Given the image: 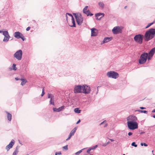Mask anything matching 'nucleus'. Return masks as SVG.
Segmentation results:
<instances>
[{"label":"nucleus","instance_id":"nucleus-1","mask_svg":"<svg viewBox=\"0 0 155 155\" xmlns=\"http://www.w3.org/2000/svg\"><path fill=\"white\" fill-rule=\"evenodd\" d=\"M155 36V29L151 28L147 31L144 36V39L147 42L153 39Z\"/></svg>","mask_w":155,"mask_h":155},{"label":"nucleus","instance_id":"nucleus-2","mask_svg":"<svg viewBox=\"0 0 155 155\" xmlns=\"http://www.w3.org/2000/svg\"><path fill=\"white\" fill-rule=\"evenodd\" d=\"M127 126L130 130H134L138 128V124L136 121H127Z\"/></svg>","mask_w":155,"mask_h":155},{"label":"nucleus","instance_id":"nucleus-3","mask_svg":"<svg viewBox=\"0 0 155 155\" xmlns=\"http://www.w3.org/2000/svg\"><path fill=\"white\" fill-rule=\"evenodd\" d=\"M148 53L145 52L142 54L140 56L139 60V63L140 64H144L146 61Z\"/></svg>","mask_w":155,"mask_h":155},{"label":"nucleus","instance_id":"nucleus-4","mask_svg":"<svg viewBox=\"0 0 155 155\" xmlns=\"http://www.w3.org/2000/svg\"><path fill=\"white\" fill-rule=\"evenodd\" d=\"M143 38H144V36L143 35L139 34L135 36L134 39L137 43L141 44L143 43Z\"/></svg>","mask_w":155,"mask_h":155},{"label":"nucleus","instance_id":"nucleus-5","mask_svg":"<svg viewBox=\"0 0 155 155\" xmlns=\"http://www.w3.org/2000/svg\"><path fill=\"white\" fill-rule=\"evenodd\" d=\"M107 75L109 78L114 79H116L119 76V74L117 73L112 71L107 72Z\"/></svg>","mask_w":155,"mask_h":155},{"label":"nucleus","instance_id":"nucleus-6","mask_svg":"<svg viewBox=\"0 0 155 155\" xmlns=\"http://www.w3.org/2000/svg\"><path fill=\"white\" fill-rule=\"evenodd\" d=\"M22 55V51L21 50L17 51L14 54V56L18 60H21Z\"/></svg>","mask_w":155,"mask_h":155},{"label":"nucleus","instance_id":"nucleus-7","mask_svg":"<svg viewBox=\"0 0 155 155\" xmlns=\"http://www.w3.org/2000/svg\"><path fill=\"white\" fill-rule=\"evenodd\" d=\"M122 27L116 26L113 29L112 31L114 34H117L122 33Z\"/></svg>","mask_w":155,"mask_h":155},{"label":"nucleus","instance_id":"nucleus-8","mask_svg":"<svg viewBox=\"0 0 155 155\" xmlns=\"http://www.w3.org/2000/svg\"><path fill=\"white\" fill-rule=\"evenodd\" d=\"M91 88L90 86L88 85H83V89L82 92L85 94H88L90 93Z\"/></svg>","mask_w":155,"mask_h":155},{"label":"nucleus","instance_id":"nucleus-9","mask_svg":"<svg viewBox=\"0 0 155 155\" xmlns=\"http://www.w3.org/2000/svg\"><path fill=\"white\" fill-rule=\"evenodd\" d=\"M75 19L78 24L79 25H81L83 21V18L81 14H78V16Z\"/></svg>","mask_w":155,"mask_h":155},{"label":"nucleus","instance_id":"nucleus-10","mask_svg":"<svg viewBox=\"0 0 155 155\" xmlns=\"http://www.w3.org/2000/svg\"><path fill=\"white\" fill-rule=\"evenodd\" d=\"M83 86L80 85L76 86L75 87L74 90V92L75 93H81L82 92Z\"/></svg>","mask_w":155,"mask_h":155},{"label":"nucleus","instance_id":"nucleus-11","mask_svg":"<svg viewBox=\"0 0 155 155\" xmlns=\"http://www.w3.org/2000/svg\"><path fill=\"white\" fill-rule=\"evenodd\" d=\"M3 35L5 36L3 39V41L7 42L9 41L10 38V35L7 31H5L3 32Z\"/></svg>","mask_w":155,"mask_h":155},{"label":"nucleus","instance_id":"nucleus-12","mask_svg":"<svg viewBox=\"0 0 155 155\" xmlns=\"http://www.w3.org/2000/svg\"><path fill=\"white\" fill-rule=\"evenodd\" d=\"M15 140H12L6 146L5 149L7 151H8L15 144Z\"/></svg>","mask_w":155,"mask_h":155},{"label":"nucleus","instance_id":"nucleus-13","mask_svg":"<svg viewBox=\"0 0 155 155\" xmlns=\"http://www.w3.org/2000/svg\"><path fill=\"white\" fill-rule=\"evenodd\" d=\"M127 121H136L137 120V117L134 115H132L128 117L127 118Z\"/></svg>","mask_w":155,"mask_h":155},{"label":"nucleus","instance_id":"nucleus-14","mask_svg":"<svg viewBox=\"0 0 155 155\" xmlns=\"http://www.w3.org/2000/svg\"><path fill=\"white\" fill-rule=\"evenodd\" d=\"M97 30L95 28H92L91 29V36H95L97 35Z\"/></svg>","mask_w":155,"mask_h":155},{"label":"nucleus","instance_id":"nucleus-15","mask_svg":"<svg viewBox=\"0 0 155 155\" xmlns=\"http://www.w3.org/2000/svg\"><path fill=\"white\" fill-rule=\"evenodd\" d=\"M14 36L16 38L19 39L21 36H23V35L19 31H17L14 33Z\"/></svg>","mask_w":155,"mask_h":155},{"label":"nucleus","instance_id":"nucleus-16","mask_svg":"<svg viewBox=\"0 0 155 155\" xmlns=\"http://www.w3.org/2000/svg\"><path fill=\"white\" fill-rule=\"evenodd\" d=\"M77 129L76 128H74L70 132L68 138L66 140H69L71 138L72 136L74 135V133L75 132Z\"/></svg>","mask_w":155,"mask_h":155},{"label":"nucleus","instance_id":"nucleus-17","mask_svg":"<svg viewBox=\"0 0 155 155\" xmlns=\"http://www.w3.org/2000/svg\"><path fill=\"white\" fill-rule=\"evenodd\" d=\"M65 107L63 106L58 108H53V110L54 112H59L63 110L64 108Z\"/></svg>","mask_w":155,"mask_h":155},{"label":"nucleus","instance_id":"nucleus-18","mask_svg":"<svg viewBox=\"0 0 155 155\" xmlns=\"http://www.w3.org/2000/svg\"><path fill=\"white\" fill-rule=\"evenodd\" d=\"M112 39V37H105L102 43H107L108 42H109Z\"/></svg>","mask_w":155,"mask_h":155},{"label":"nucleus","instance_id":"nucleus-19","mask_svg":"<svg viewBox=\"0 0 155 155\" xmlns=\"http://www.w3.org/2000/svg\"><path fill=\"white\" fill-rule=\"evenodd\" d=\"M155 53V47L152 48L150 51L149 53V55H151V57H152Z\"/></svg>","mask_w":155,"mask_h":155},{"label":"nucleus","instance_id":"nucleus-20","mask_svg":"<svg viewBox=\"0 0 155 155\" xmlns=\"http://www.w3.org/2000/svg\"><path fill=\"white\" fill-rule=\"evenodd\" d=\"M88 7L87 6H86L83 9V13L87 15L88 14L90 11L89 10H87Z\"/></svg>","mask_w":155,"mask_h":155},{"label":"nucleus","instance_id":"nucleus-21","mask_svg":"<svg viewBox=\"0 0 155 155\" xmlns=\"http://www.w3.org/2000/svg\"><path fill=\"white\" fill-rule=\"evenodd\" d=\"M6 113L7 114V117L8 120L9 121H11V120L12 118V114L6 111Z\"/></svg>","mask_w":155,"mask_h":155},{"label":"nucleus","instance_id":"nucleus-22","mask_svg":"<svg viewBox=\"0 0 155 155\" xmlns=\"http://www.w3.org/2000/svg\"><path fill=\"white\" fill-rule=\"evenodd\" d=\"M19 148V147L18 146H17L16 147V149H15V151L12 154V155H16L18 154V149Z\"/></svg>","mask_w":155,"mask_h":155},{"label":"nucleus","instance_id":"nucleus-23","mask_svg":"<svg viewBox=\"0 0 155 155\" xmlns=\"http://www.w3.org/2000/svg\"><path fill=\"white\" fill-rule=\"evenodd\" d=\"M98 4L99 6L101 8H104V5L102 2H99Z\"/></svg>","mask_w":155,"mask_h":155},{"label":"nucleus","instance_id":"nucleus-24","mask_svg":"<svg viewBox=\"0 0 155 155\" xmlns=\"http://www.w3.org/2000/svg\"><path fill=\"white\" fill-rule=\"evenodd\" d=\"M71 19L72 21V23H73V25H70V26L71 27H75L76 25L75 21L73 17H72V18H71Z\"/></svg>","mask_w":155,"mask_h":155},{"label":"nucleus","instance_id":"nucleus-25","mask_svg":"<svg viewBox=\"0 0 155 155\" xmlns=\"http://www.w3.org/2000/svg\"><path fill=\"white\" fill-rule=\"evenodd\" d=\"M74 111L75 113L79 114L81 113V110H79V108H76L74 109Z\"/></svg>","mask_w":155,"mask_h":155},{"label":"nucleus","instance_id":"nucleus-26","mask_svg":"<svg viewBox=\"0 0 155 155\" xmlns=\"http://www.w3.org/2000/svg\"><path fill=\"white\" fill-rule=\"evenodd\" d=\"M48 98H50L51 99H54V95L48 93Z\"/></svg>","mask_w":155,"mask_h":155},{"label":"nucleus","instance_id":"nucleus-27","mask_svg":"<svg viewBox=\"0 0 155 155\" xmlns=\"http://www.w3.org/2000/svg\"><path fill=\"white\" fill-rule=\"evenodd\" d=\"M54 99H51L50 101V103L51 104L54 105Z\"/></svg>","mask_w":155,"mask_h":155},{"label":"nucleus","instance_id":"nucleus-28","mask_svg":"<svg viewBox=\"0 0 155 155\" xmlns=\"http://www.w3.org/2000/svg\"><path fill=\"white\" fill-rule=\"evenodd\" d=\"M16 64H13V65L12 67V68H13V70H17V68L16 67Z\"/></svg>","mask_w":155,"mask_h":155},{"label":"nucleus","instance_id":"nucleus-29","mask_svg":"<svg viewBox=\"0 0 155 155\" xmlns=\"http://www.w3.org/2000/svg\"><path fill=\"white\" fill-rule=\"evenodd\" d=\"M131 145L132 146H134L135 147H136L137 146V145L136 144V143L135 142H132L131 143Z\"/></svg>","mask_w":155,"mask_h":155},{"label":"nucleus","instance_id":"nucleus-30","mask_svg":"<svg viewBox=\"0 0 155 155\" xmlns=\"http://www.w3.org/2000/svg\"><path fill=\"white\" fill-rule=\"evenodd\" d=\"M101 15V13H97L95 14V17H97H97Z\"/></svg>","mask_w":155,"mask_h":155},{"label":"nucleus","instance_id":"nucleus-31","mask_svg":"<svg viewBox=\"0 0 155 155\" xmlns=\"http://www.w3.org/2000/svg\"><path fill=\"white\" fill-rule=\"evenodd\" d=\"M101 15H102V17H100V18H96V19L97 20H100L101 18L103 17H104V13H101Z\"/></svg>","mask_w":155,"mask_h":155},{"label":"nucleus","instance_id":"nucleus-32","mask_svg":"<svg viewBox=\"0 0 155 155\" xmlns=\"http://www.w3.org/2000/svg\"><path fill=\"white\" fill-rule=\"evenodd\" d=\"M153 24V22H151L150 23L148 24L147 26L146 27V28H147L148 27H149L151 25Z\"/></svg>","mask_w":155,"mask_h":155},{"label":"nucleus","instance_id":"nucleus-33","mask_svg":"<svg viewBox=\"0 0 155 155\" xmlns=\"http://www.w3.org/2000/svg\"><path fill=\"white\" fill-rule=\"evenodd\" d=\"M82 150H79V151L76 152L75 153V155H78L81 153L82 151Z\"/></svg>","mask_w":155,"mask_h":155},{"label":"nucleus","instance_id":"nucleus-34","mask_svg":"<svg viewBox=\"0 0 155 155\" xmlns=\"http://www.w3.org/2000/svg\"><path fill=\"white\" fill-rule=\"evenodd\" d=\"M140 144L141 146H144L147 147L148 146L147 144H146L145 143H141Z\"/></svg>","mask_w":155,"mask_h":155},{"label":"nucleus","instance_id":"nucleus-35","mask_svg":"<svg viewBox=\"0 0 155 155\" xmlns=\"http://www.w3.org/2000/svg\"><path fill=\"white\" fill-rule=\"evenodd\" d=\"M147 57V59H148V60L149 61L151 59V58L152 57H151V55H149V54H148V56Z\"/></svg>","mask_w":155,"mask_h":155},{"label":"nucleus","instance_id":"nucleus-36","mask_svg":"<svg viewBox=\"0 0 155 155\" xmlns=\"http://www.w3.org/2000/svg\"><path fill=\"white\" fill-rule=\"evenodd\" d=\"M97 145H96L92 147H91V148L92 150H93V149H95L96 148H97Z\"/></svg>","mask_w":155,"mask_h":155},{"label":"nucleus","instance_id":"nucleus-37","mask_svg":"<svg viewBox=\"0 0 155 155\" xmlns=\"http://www.w3.org/2000/svg\"><path fill=\"white\" fill-rule=\"evenodd\" d=\"M61 152H56L55 155H61Z\"/></svg>","mask_w":155,"mask_h":155},{"label":"nucleus","instance_id":"nucleus-38","mask_svg":"<svg viewBox=\"0 0 155 155\" xmlns=\"http://www.w3.org/2000/svg\"><path fill=\"white\" fill-rule=\"evenodd\" d=\"M20 38H21L23 41H24L25 40V38H24L23 35L21 36Z\"/></svg>","mask_w":155,"mask_h":155},{"label":"nucleus","instance_id":"nucleus-39","mask_svg":"<svg viewBox=\"0 0 155 155\" xmlns=\"http://www.w3.org/2000/svg\"><path fill=\"white\" fill-rule=\"evenodd\" d=\"M68 145H66L64 146L63 147H62L63 149H64L66 150H67L68 149Z\"/></svg>","mask_w":155,"mask_h":155},{"label":"nucleus","instance_id":"nucleus-40","mask_svg":"<svg viewBox=\"0 0 155 155\" xmlns=\"http://www.w3.org/2000/svg\"><path fill=\"white\" fill-rule=\"evenodd\" d=\"M93 15V14L92 13H91L89 11V12L88 14L87 15V16H88L89 15H90L91 16H92Z\"/></svg>","mask_w":155,"mask_h":155},{"label":"nucleus","instance_id":"nucleus-41","mask_svg":"<svg viewBox=\"0 0 155 155\" xmlns=\"http://www.w3.org/2000/svg\"><path fill=\"white\" fill-rule=\"evenodd\" d=\"M27 82V81H25V82H23V81H22V82H21V85H22V86H23L24 85H25V83Z\"/></svg>","mask_w":155,"mask_h":155},{"label":"nucleus","instance_id":"nucleus-42","mask_svg":"<svg viewBox=\"0 0 155 155\" xmlns=\"http://www.w3.org/2000/svg\"><path fill=\"white\" fill-rule=\"evenodd\" d=\"M141 111V113H144V114H147L148 112L147 111H146V110H142V111Z\"/></svg>","mask_w":155,"mask_h":155},{"label":"nucleus","instance_id":"nucleus-43","mask_svg":"<svg viewBox=\"0 0 155 155\" xmlns=\"http://www.w3.org/2000/svg\"><path fill=\"white\" fill-rule=\"evenodd\" d=\"M91 150H92V149H91V147L89 148V149H88L87 150V153H90V151Z\"/></svg>","mask_w":155,"mask_h":155},{"label":"nucleus","instance_id":"nucleus-44","mask_svg":"<svg viewBox=\"0 0 155 155\" xmlns=\"http://www.w3.org/2000/svg\"><path fill=\"white\" fill-rule=\"evenodd\" d=\"M66 15H68L69 16H71V17L72 18V17H73L71 14L69 13H66Z\"/></svg>","mask_w":155,"mask_h":155},{"label":"nucleus","instance_id":"nucleus-45","mask_svg":"<svg viewBox=\"0 0 155 155\" xmlns=\"http://www.w3.org/2000/svg\"><path fill=\"white\" fill-rule=\"evenodd\" d=\"M20 80L21 81L23 82L27 81V80L23 78L20 79Z\"/></svg>","mask_w":155,"mask_h":155},{"label":"nucleus","instance_id":"nucleus-46","mask_svg":"<svg viewBox=\"0 0 155 155\" xmlns=\"http://www.w3.org/2000/svg\"><path fill=\"white\" fill-rule=\"evenodd\" d=\"M73 15L74 16L75 18H76V17L78 16V14H77L75 13H73Z\"/></svg>","mask_w":155,"mask_h":155},{"label":"nucleus","instance_id":"nucleus-47","mask_svg":"<svg viewBox=\"0 0 155 155\" xmlns=\"http://www.w3.org/2000/svg\"><path fill=\"white\" fill-rule=\"evenodd\" d=\"M45 94V92H44V88H43V90H42V94L41 95V97L43 96L44 95V94Z\"/></svg>","mask_w":155,"mask_h":155},{"label":"nucleus","instance_id":"nucleus-48","mask_svg":"<svg viewBox=\"0 0 155 155\" xmlns=\"http://www.w3.org/2000/svg\"><path fill=\"white\" fill-rule=\"evenodd\" d=\"M106 122V120H104V121L103 122H101L100 124V125H102V124H103L105 122Z\"/></svg>","mask_w":155,"mask_h":155},{"label":"nucleus","instance_id":"nucleus-49","mask_svg":"<svg viewBox=\"0 0 155 155\" xmlns=\"http://www.w3.org/2000/svg\"><path fill=\"white\" fill-rule=\"evenodd\" d=\"M132 134H133L131 132H129L128 134V135L129 136H130L132 135Z\"/></svg>","mask_w":155,"mask_h":155},{"label":"nucleus","instance_id":"nucleus-50","mask_svg":"<svg viewBox=\"0 0 155 155\" xmlns=\"http://www.w3.org/2000/svg\"><path fill=\"white\" fill-rule=\"evenodd\" d=\"M30 28H30V27H27V28H26V30L27 31H29V30L30 29Z\"/></svg>","mask_w":155,"mask_h":155},{"label":"nucleus","instance_id":"nucleus-51","mask_svg":"<svg viewBox=\"0 0 155 155\" xmlns=\"http://www.w3.org/2000/svg\"><path fill=\"white\" fill-rule=\"evenodd\" d=\"M141 111H142V110H135V111H138V112H140L141 113Z\"/></svg>","mask_w":155,"mask_h":155},{"label":"nucleus","instance_id":"nucleus-52","mask_svg":"<svg viewBox=\"0 0 155 155\" xmlns=\"http://www.w3.org/2000/svg\"><path fill=\"white\" fill-rule=\"evenodd\" d=\"M140 109H145L146 108L144 107H140Z\"/></svg>","mask_w":155,"mask_h":155},{"label":"nucleus","instance_id":"nucleus-53","mask_svg":"<svg viewBox=\"0 0 155 155\" xmlns=\"http://www.w3.org/2000/svg\"><path fill=\"white\" fill-rule=\"evenodd\" d=\"M107 145V143H104L103 144V146H104V147H105Z\"/></svg>","mask_w":155,"mask_h":155},{"label":"nucleus","instance_id":"nucleus-54","mask_svg":"<svg viewBox=\"0 0 155 155\" xmlns=\"http://www.w3.org/2000/svg\"><path fill=\"white\" fill-rule=\"evenodd\" d=\"M81 122L80 120L79 119V120L77 122L76 124H79Z\"/></svg>","mask_w":155,"mask_h":155},{"label":"nucleus","instance_id":"nucleus-55","mask_svg":"<svg viewBox=\"0 0 155 155\" xmlns=\"http://www.w3.org/2000/svg\"><path fill=\"white\" fill-rule=\"evenodd\" d=\"M107 125H108L106 123V124H105L104 125V127H106L107 126Z\"/></svg>","mask_w":155,"mask_h":155},{"label":"nucleus","instance_id":"nucleus-56","mask_svg":"<svg viewBox=\"0 0 155 155\" xmlns=\"http://www.w3.org/2000/svg\"><path fill=\"white\" fill-rule=\"evenodd\" d=\"M15 79L16 80H17H17H20V79L18 78H15Z\"/></svg>","mask_w":155,"mask_h":155},{"label":"nucleus","instance_id":"nucleus-57","mask_svg":"<svg viewBox=\"0 0 155 155\" xmlns=\"http://www.w3.org/2000/svg\"><path fill=\"white\" fill-rule=\"evenodd\" d=\"M111 141V142H113L114 141V140L112 139H109Z\"/></svg>","mask_w":155,"mask_h":155},{"label":"nucleus","instance_id":"nucleus-58","mask_svg":"<svg viewBox=\"0 0 155 155\" xmlns=\"http://www.w3.org/2000/svg\"><path fill=\"white\" fill-rule=\"evenodd\" d=\"M13 68H12V67H10V68H9V69L10 70H13Z\"/></svg>","mask_w":155,"mask_h":155},{"label":"nucleus","instance_id":"nucleus-59","mask_svg":"<svg viewBox=\"0 0 155 155\" xmlns=\"http://www.w3.org/2000/svg\"><path fill=\"white\" fill-rule=\"evenodd\" d=\"M4 32V31H3L2 30H0V33H2L3 34V32Z\"/></svg>","mask_w":155,"mask_h":155},{"label":"nucleus","instance_id":"nucleus-60","mask_svg":"<svg viewBox=\"0 0 155 155\" xmlns=\"http://www.w3.org/2000/svg\"><path fill=\"white\" fill-rule=\"evenodd\" d=\"M66 20L67 21L68 17L67 16V15H66Z\"/></svg>","mask_w":155,"mask_h":155},{"label":"nucleus","instance_id":"nucleus-61","mask_svg":"<svg viewBox=\"0 0 155 155\" xmlns=\"http://www.w3.org/2000/svg\"><path fill=\"white\" fill-rule=\"evenodd\" d=\"M153 24L154 23H155V19L152 22Z\"/></svg>","mask_w":155,"mask_h":155},{"label":"nucleus","instance_id":"nucleus-62","mask_svg":"<svg viewBox=\"0 0 155 155\" xmlns=\"http://www.w3.org/2000/svg\"><path fill=\"white\" fill-rule=\"evenodd\" d=\"M98 87H97V92L96 94H97V92H98Z\"/></svg>","mask_w":155,"mask_h":155},{"label":"nucleus","instance_id":"nucleus-63","mask_svg":"<svg viewBox=\"0 0 155 155\" xmlns=\"http://www.w3.org/2000/svg\"><path fill=\"white\" fill-rule=\"evenodd\" d=\"M153 117L155 118V114L153 116Z\"/></svg>","mask_w":155,"mask_h":155},{"label":"nucleus","instance_id":"nucleus-64","mask_svg":"<svg viewBox=\"0 0 155 155\" xmlns=\"http://www.w3.org/2000/svg\"><path fill=\"white\" fill-rule=\"evenodd\" d=\"M110 142L109 141H108L107 143H106L107 144V145L109 143H110Z\"/></svg>","mask_w":155,"mask_h":155}]
</instances>
